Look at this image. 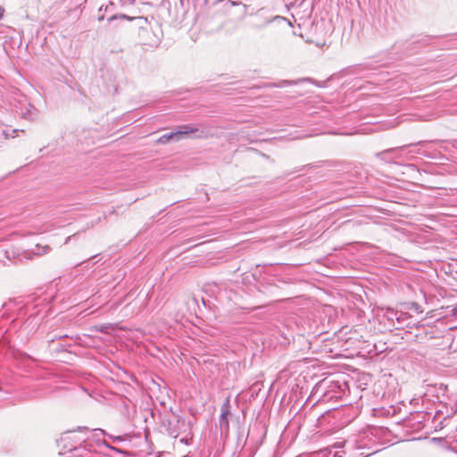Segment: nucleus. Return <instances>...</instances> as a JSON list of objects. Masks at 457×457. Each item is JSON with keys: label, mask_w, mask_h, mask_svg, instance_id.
Wrapping results in <instances>:
<instances>
[{"label": "nucleus", "mask_w": 457, "mask_h": 457, "mask_svg": "<svg viewBox=\"0 0 457 457\" xmlns=\"http://www.w3.org/2000/svg\"><path fill=\"white\" fill-rule=\"evenodd\" d=\"M199 129L192 125H183L179 126L178 129L175 131L176 140H179L183 137H187L191 134H195L198 132Z\"/></svg>", "instance_id": "1"}, {"label": "nucleus", "mask_w": 457, "mask_h": 457, "mask_svg": "<svg viewBox=\"0 0 457 457\" xmlns=\"http://www.w3.org/2000/svg\"><path fill=\"white\" fill-rule=\"evenodd\" d=\"M4 13V9L0 5V19L3 18Z\"/></svg>", "instance_id": "3"}, {"label": "nucleus", "mask_w": 457, "mask_h": 457, "mask_svg": "<svg viewBox=\"0 0 457 457\" xmlns=\"http://www.w3.org/2000/svg\"><path fill=\"white\" fill-rule=\"evenodd\" d=\"M173 139L176 140V134H175V132H171L170 134L162 135V137H160L157 139L156 142H157V144L165 145V144L169 143L170 140H173Z\"/></svg>", "instance_id": "2"}]
</instances>
